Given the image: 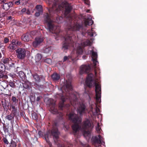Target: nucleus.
<instances>
[{"mask_svg":"<svg viewBox=\"0 0 147 147\" xmlns=\"http://www.w3.org/2000/svg\"><path fill=\"white\" fill-rule=\"evenodd\" d=\"M46 3L48 4H51L52 7L49 9L51 17L53 16V14H58L65 9L64 15L69 20L70 24L67 27L68 31L67 35L64 37L65 42L62 46V49L65 51L71 46L74 47V43L73 39L74 38L72 34H69L71 31H79L82 28L81 26L78 24H74V22L72 20L73 18L70 15L69 13L72 9L70 5L65 1L62 2H59V0H45Z\"/></svg>","mask_w":147,"mask_h":147,"instance_id":"f257e3e1","label":"nucleus"},{"mask_svg":"<svg viewBox=\"0 0 147 147\" xmlns=\"http://www.w3.org/2000/svg\"><path fill=\"white\" fill-rule=\"evenodd\" d=\"M63 88L66 92V96H64L61 94H58L62 101L59 103V107L60 109H62L64 107V102L67 100L70 101L71 104L74 106L76 105L79 106L77 111L78 112L80 115L85 113L87 110L86 106L84 104H79L78 102V97H79V94L75 92L74 94H70V91L72 89V86L71 82H67Z\"/></svg>","mask_w":147,"mask_h":147,"instance_id":"f03ea898","label":"nucleus"},{"mask_svg":"<svg viewBox=\"0 0 147 147\" xmlns=\"http://www.w3.org/2000/svg\"><path fill=\"white\" fill-rule=\"evenodd\" d=\"M68 117L69 119L74 123L72 126L74 134L76 135V133L80 129L82 132L84 136L88 141L91 138L90 131L93 128L90 121L88 119L84 121L81 128L79 124L81 122V119L77 115L71 112L68 115Z\"/></svg>","mask_w":147,"mask_h":147,"instance_id":"7ed1b4c3","label":"nucleus"},{"mask_svg":"<svg viewBox=\"0 0 147 147\" xmlns=\"http://www.w3.org/2000/svg\"><path fill=\"white\" fill-rule=\"evenodd\" d=\"M93 76L92 74H88L86 78L85 84L90 88L93 85H94L95 87L96 101L97 102L100 103L101 102V86L96 80H94Z\"/></svg>","mask_w":147,"mask_h":147,"instance_id":"20e7f679","label":"nucleus"},{"mask_svg":"<svg viewBox=\"0 0 147 147\" xmlns=\"http://www.w3.org/2000/svg\"><path fill=\"white\" fill-rule=\"evenodd\" d=\"M59 133L57 127L55 126L53 127V128L51 131H48L45 135V138L47 142L49 141L46 139L47 138H49L52 136L55 143L57 144L58 147H63L58 142H57L59 138Z\"/></svg>","mask_w":147,"mask_h":147,"instance_id":"39448f33","label":"nucleus"},{"mask_svg":"<svg viewBox=\"0 0 147 147\" xmlns=\"http://www.w3.org/2000/svg\"><path fill=\"white\" fill-rule=\"evenodd\" d=\"M45 21L47 23L48 28L47 30L53 34H55L57 35L60 32L59 28L54 26L52 23V21L51 19L48 14H46L45 16Z\"/></svg>","mask_w":147,"mask_h":147,"instance_id":"423d86ee","label":"nucleus"},{"mask_svg":"<svg viewBox=\"0 0 147 147\" xmlns=\"http://www.w3.org/2000/svg\"><path fill=\"white\" fill-rule=\"evenodd\" d=\"M92 42L89 40H87L81 44L76 43V53L79 55L82 54L83 52V48L84 47L90 45Z\"/></svg>","mask_w":147,"mask_h":147,"instance_id":"0eeeda50","label":"nucleus"},{"mask_svg":"<svg viewBox=\"0 0 147 147\" xmlns=\"http://www.w3.org/2000/svg\"><path fill=\"white\" fill-rule=\"evenodd\" d=\"M92 142L95 147H100L101 145L105 146V143L104 142V139L100 135L98 136L93 137L92 139Z\"/></svg>","mask_w":147,"mask_h":147,"instance_id":"6e6552de","label":"nucleus"},{"mask_svg":"<svg viewBox=\"0 0 147 147\" xmlns=\"http://www.w3.org/2000/svg\"><path fill=\"white\" fill-rule=\"evenodd\" d=\"M47 104L49 105L51 112L54 114H57L58 113L55 101L52 99L50 98L48 100Z\"/></svg>","mask_w":147,"mask_h":147,"instance_id":"1a4fd4ad","label":"nucleus"},{"mask_svg":"<svg viewBox=\"0 0 147 147\" xmlns=\"http://www.w3.org/2000/svg\"><path fill=\"white\" fill-rule=\"evenodd\" d=\"M13 5V3L11 2H6L5 0H3L0 4L1 7L5 11L8 10Z\"/></svg>","mask_w":147,"mask_h":147,"instance_id":"9d476101","label":"nucleus"},{"mask_svg":"<svg viewBox=\"0 0 147 147\" xmlns=\"http://www.w3.org/2000/svg\"><path fill=\"white\" fill-rule=\"evenodd\" d=\"M90 109L94 116L98 115L100 113L99 109L97 107L96 104L95 103L91 104L90 106Z\"/></svg>","mask_w":147,"mask_h":147,"instance_id":"9b49d317","label":"nucleus"},{"mask_svg":"<svg viewBox=\"0 0 147 147\" xmlns=\"http://www.w3.org/2000/svg\"><path fill=\"white\" fill-rule=\"evenodd\" d=\"M17 57L19 59H22L26 56V51L24 49L19 48L16 50Z\"/></svg>","mask_w":147,"mask_h":147,"instance_id":"f8f14e48","label":"nucleus"},{"mask_svg":"<svg viewBox=\"0 0 147 147\" xmlns=\"http://www.w3.org/2000/svg\"><path fill=\"white\" fill-rule=\"evenodd\" d=\"M91 70V67L89 65H82L80 68V73L82 74L84 73H88Z\"/></svg>","mask_w":147,"mask_h":147,"instance_id":"ddd939ff","label":"nucleus"},{"mask_svg":"<svg viewBox=\"0 0 147 147\" xmlns=\"http://www.w3.org/2000/svg\"><path fill=\"white\" fill-rule=\"evenodd\" d=\"M43 38L41 36L36 38L35 41L32 42V46L34 47H37L43 42Z\"/></svg>","mask_w":147,"mask_h":147,"instance_id":"4468645a","label":"nucleus"},{"mask_svg":"<svg viewBox=\"0 0 147 147\" xmlns=\"http://www.w3.org/2000/svg\"><path fill=\"white\" fill-rule=\"evenodd\" d=\"M90 52L92 54V59L94 65V67L95 68L96 66L98 64V62L97 60V55L96 53L94 52L93 50L91 51Z\"/></svg>","mask_w":147,"mask_h":147,"instance_id":"2eb2a0df","label":"nucleus"},{"mask_svg":"<svg viewBox=\"0 0 147 147\" xmlns=\"http://www.w3.org/2000/svg\"><path fill=\"white\" fill-rule=\"evenodd\" d=\"M86 19L84 21V24L85 26L87 25H91L93 23V21L92 20V18L91 16L88 15L87 18H85Z\"/></svg>","mask_w":147,"mask_h":147,"instance_id":"dca6fc26","label":"nucleus"},{"mask_svg":"<svg viewBox=\"0 0 147 147\" xmlns=\"http://www.w3.org/2000/svg\"><path fill=\"white\" fill-rule=\"evenodd\" d=\"M87 34L90 37L95 36L96 35V33L94 31L92 28L91 30H87L85 34L83 32H82V34L83 36H84L85 34Z\"/></svg>","mask_w":147,"mask_h":147,"instance_id":"f3484780","label":"nucleus"},{"mask_svg":"<svg viewBox=\"0 0 147 147\" xmlns=\"http://www.w3.org/2000/svg\"><path fill=\"white\" fill-rule=\"evenodd\" d=\"M52 51L51 47L44 48L42 51V52L48 55H51Z\"/></svg>","mask_w":147,"mask_h":147,"instance_id":"a211bd4d","label":"nucleus"},{"mask_svg":"<svg viewBox=\"0 0 147 147\" xmlns=\"http://www.w3.org/2000/svg\"><path fill=\"white\" fill-rule=\"evenodd\" d=\"M30 34H27L23 35L22 37V39L25 42H28L30 40Z\"/></svg>","mask_w":147,"mask_h":147,"instance_id":"6ab92c4d","label":"nucleus"},{"mask_svg":"<svg viewBox=\"0 0 147 147\" xmlns=\"http://www.w3.org/2000/svg\"><path fill=\"white\" fill-rule=\"evenodd\" d=\"M31 83L28 81H26L23 83V87L26 89H29L31 86Z\"/></svg>","mask_w":147,"mask_h":147,"instance_id":"aec40b11","label":"nucleus"},{"mask_svg":"<svg viewBox=\"0 0 147 147\" xmlns=\"http://www.w3.org/2000/svg\"><path fill=\"white\" fill-rule=\"evenodd\" d=\"M32 76L34 80V82L35 83H39L40 82V77L38 74H32Z\"/></svg>","mask_w":147,"mask_h":147,"instance_id":"412c9836","label":"nucleus"},{"mask_svg":"<svg viewBox=\"0 0 147 147\" xmlns=\"http://www.w3.org/2000/svg\"><path fill=\"white\" fill-rule=\"evenodd\" d=\"M16 45L15 44L14 42L12 40L11 43L8 46V48L9 50L12 51L15 50L16 48Z\"/></svg>","mask_w":147,"mask_h":147,"instance_id":"4be33fe9","label":"nucleus"},{"mask_svg":"<svg viewBox=\"0 0 147 147\" xmlns=\"http://www.w3.org/2000/svg\"><path fill=\"white\" fill-rule=\"evenodd\" d=\"M51 78L53 81H56L59 79L60 76L59 74L57 73H54L52 75Z\"/></svg>","mask_w":147,"mask_h":147,"instance_id":"5701e85b","label":"nucleus"},{"mask_svg":"<svg viewBox=\"0 0 147 147\" xmlns=\"http://www.w3.org/2000/svg\"><path fill=\"white\" fill-rule=\"evenodd\" d=\"M14 117L15 116H14V115L11 113L10 114L6 115L5 118L6 120L12 122L14 119Z\"/></svg>","mask_w":147,"mask_h":147,"instance_id":"b1692460","label":"nucleus"},{"mask_svg":"<svg viewBox=\"0 0 147 147\" xmlns=\"http://www.w3.org/2000/svg\"><path fill=\"white\" fill-rule=\"evenodd\" d=\"M1 103L3 107L5 108H7L9 107L10 104L9 101L5 100H3L1 101Z\"/></svg>","mask_w":147,"mask_h":147,"instance_id":"393cba45","label":"nucleus"},{"mask_svg":"<svg viewBox=\"0 0 147 147\" xmlns=\"http://www.w3.org/2000/svg\"><path fill=\"white\" fill-rule=\"evenodd\" d=\"M11 114L14 115L15 117L19 115V112L18 111L17 108H16L15 109H12L11 111Z\"/></svg>","mask_w":147,"mask_h":147,"instance_id":"a878e982","label":"nucleus"},{"mask_svg":"<svg viewBox=\"0 0 147 147\" xmlns=\"http://www.w3.org/2000/svg\"><path fill=\"white\" fill-rule=\"evenodd\" d=\"M69 59H71L72 60H73V56L72 55H69L68 56H65L63 59V61L64 62L67 61H68Z\"/></svg>","mask_w":147,"mask_h":147,"instance_id":"bb28decb","label":"nucleus"},{"mask_svg":"<svg viewBox=\"0 0 147 147\" xmlns=\"http://www.w3.org/2000/svg\"><path fill=\"white\" fill-rule=\"evenodd\" d=\"M9 59L8 58H3L2 60V62L5 64H7L9 63Z\"/></svg>","mask_w":147,"mask_h":147,"instance_id":"cd10ccee","label":"nucleus"},{"mask_svg":"<svg viewBox=\"0 0 147 147\" xmlns=\"http://www.w3.org/2000/svg\"><path fill=\"white\" fill-rule=\"evenodd\" d=\"M42 58L41 55L40 54H37L36 56L35 59L36 61H39Z\"/></svg>","mask_w":147,"mask_h":147,"instance_id":"c85d7f7f","label":"nucleus"},{"mask_svg":"<svg viewBox=\"0 0 147 147\" xmlns=\"http://www.w3.org/2000/svg\"><path fill=\"white\" fill-rule=\"evenodd\" d=\"M63 18L61 16L57 17L55 22L58 23H61L63 20Z\"/></svg>","mask_w":147,"mask_h":147,"instance_id":"c756f323","label":"nucleus"},{"mask_svg":"<svg viewBox=\"0 0 147 147\" xmlns=\"http://www.w3.org/2000/svg\"><path fill=\"white\" fill-rule=\"evenodd\" d=\"M9 127L8 126H4L3 127V129L5 134L7 135L9 134Z\"/></svg>","mask_w":147,"mask_h":147,"instance_id":"7c9ffc66","label":"nucleus"},{"mask_svg":"<svg viewBox=\"0 0 147 147\" xmlns=\"http://www.w3.org/2000/svg\"><path fill=\"white\" fill-rule=\"evenodd\" d=\"M32 118L34 120H36L37 119V115L36 113L34 111H32Z\"/></svg>","mask_w":147,"mask_h":147,"instance_id":"2f4dec72","label":"nucleus"},{"mask_svg":"<svg viewBox=\"0 0 147 147\" xmlns=\"http://www.w3.org/2000/svg\"><path fill=\"white\" fill-rule=\"evenodd\" d=\"M36 8L37 11L39 12H42V7L40 5H38L36 6Z\"/></svg>","mask_w":147,"mask_h":147,"instance_id":"473e14b6","label":"nucleus"},{"mask_svg":"<svg viewBox=\"0 0 147 147\" xmlns=\"http://www.w3.org/2000/svg\"><path fill=\"white\" fill-rule=\"evenodd\" d=\"M44 61L45 62L48 64H51L52 63V61L50 59H46L44 60Z\"/></svg>","mask_w":147,"mask_h":147,"instance_id":"72a5a7b5","label":"nucleus"},{"mask_svg":"<svg viewBox=\"0 0 147 147\" xmlns=\"http://www.w3.org/2000/svg\"><path fill=\"white\" fill-rule=\"evenodd\" d=\"M19 76L20 78H22L25 76L24 73L22 71H20L19 72Z\"/></svg>","mask_w":147,"mask_h":147,"instance_id":"f704fd0d","label":"nucleus"},{"mask_svg":"<svg viewBox=\"0 0 147 147\" xmlns=\"http://www.w3.org/2000/svg\"><path fill=\"white\" fill-rule=\"evenodd\" d=\"M12 41L14 42L15 44L16 45V47L18 45H21V42L17 40H13Z\"/></svg>","mask_w":147,"mask_h":147,"instance_id":"c9c22d12","label":"nucleus"},{"mask_svg":"<svg viewBox=\"0 0 147 147\" xmlns=\"http://www.w3.org/2000/svg\"><path fill=\"white\" fill-rule=\"evenodd\" d=\"M96 129L98 133H99L101 130L100 127H99L98 123L97 126L96 127Z\"/></svg>","mask_w":147,"mask_h":147,"instance_id":"e433bc0d","label":"nucleus"},{"mask_svg":"<svg viewBox=\"0 0 147 147\" xmlns=\"http://www.w3.org/2000/svg\"><path fill=\"white\" fill-rule=\"evenodd\" d=\"M16 143L13 140H11V142L10 147H16Z\"/></svg>","mask_w":147,"mask_h":147,"instance_id":"4c0bfd02","label":"nucleus"},{"mask_svg":"<svg viewBox=\"0 0 147 147\" xmlns=\"http://www.w3.org/2000/svg\"><path fill=\"white\" fill-rule=\"evenodd\" d=\"M9 84L10 86L12 88H13L15 86V84L12 81H10L9 83Z\"/></svg>","mask_w":147,"mask_h":147,"instance_id":"58836bf2","label":"nucleus"},{"mask_svg":"<svg viewBox=\"0 0 147 147\" xmlns=\"http://www.w3.org/2000/svg\"><path fill=\"white\" fill-rule=\"evenodd\" d=\"M30 100L32 102H34L35 100V98L33 95H31V94L30 96Z\"/></svg>","mask_w":147,"mask_h":147,"instance_id":"ea45409f","label":"nucleus"},{"mask_svg":"<svg viewBox=\"0 0 147 147\" xmlns=\"http://www.w3.org/2000/svg\"><path fill=\"white\" fill-rule=\"evenodd\" d=\"M4 65L2 63H0V71H2L3 70Z\"/></svg>","mask_w":147,"mask_h":147,"instance_id":"a19ab883","label":"nucleus"},{"mask_svg":"<svg viewBox=\"0 0 147 147\" xmlns=\"http://www.w3.org/2000/svg\"><path fill=\"white\" fill-rule=\"evenodd\" d=\"M11 99L13 102L16 103L18 102V100L16 98L13 96L12 97Z\"/></svg>","mask_w":147,"mask_h":147,"instance_id":"79ce46f5","label":"nucleus"},{"mask_svg":"<svg viewBox=\"0 0 147 147\" xmlns=\"http://www.w3.org/2000/svg\"><path fill=\"white\" fill-rule=\"evenodd\" d=\"M9 41V39L7 37L5 38L4 39V42L5 43H7Z\"/></svg>","mask_w":147,"mask_h":147,"instance_id":"37998d69","label":"nucleus"},{"mask_svg":"<svg viewBox=\"0 0 147 147\" xmlns=\"http://www.w3.org/2000/svg\"><path fill=\"white\" fill-rule=\"evenodd\" d=\"M3 140L4 142L5 143V144H8V141L5 138H3Z\"/></svg>","mask_w":147,"mask_h":147,"instance_id":"c03bdc74","label":"nucleus"},{"mask_svg":"<svg viewBox=\"0 0 147 147\" xmlns=\"http://www.w3.org/2000/svg\"><path fill=\"white\" fill-rule=\"evenodd\" d=\"M9 75V76L10 77H11L12 78L16 76L15 74L13 73L10 74Z\"/></svg>","mask_w":147,"mask_h":147,"instance_id":"a18cd8bd","label":"nucleus"},{"mask_svg":"<svg viewBox=\"0 0 147 147\" xmlns=\"http://www.w3.org/2000/svg\"><path fill=\"white\" fill-rule=\"evenodd\" d=\"M4 76V75L3 72L0 71V78H3Z\"/></svg>","mask_w":147,"mask_h":147,"instance_id":"49530a36","label":"nucleus"},{"mask_svg":"<svg viewBox=\"0 0 147 147\" xmlns=\"http://www.w3.org/2000/svg\"><path fill=\"white\" fill-rule=\"evenodd\" d=\"M84 3L88 5H89V0H84Z\"/></svg>","mask_w":147,"mask_h":147,"instance_id":"de8ad7c7","label":"nucleus"},{"mask_svg":"<svg viewBox=\"0 0 147 147\" xmlns=\"http://www.w3.org/2000/svg\"><path fill=\"white\" fill-rule=\"evenodd\" d=\"M42 98V97L40 96L37 97L36 99V101H39Z\"/></svg>","mask_w":147,"mask_h":147,"instance_id":"09e8293b","label":"nucleus"},{"mask_svg":"<svg viewBox=\"0 0 147 147\" xmlns=\"http://www.w3.org/2000/svg\"><path fill=\"white\" fill-rule=\"evenodd\" d=\"M20 1H21V0H19L16 1L15 2V3L16 4V5H19L20 3Z\"/></svg>","mask_w":147,"mask_h":147,"instance_id":"8fccbe9b","label":"nucleus"},{"mask_svg":"<svg viewBox=\"0 0 147 147\" xmlns=\"http://www.w3.org/2000/svg\"><path fill=\"white\" fill-rule=\"evenodd\" d=\"M41 12H36L35 14V16L37 17L39 16L40 15V13Z\"/></svg>","mask_w":147,"mask_h":147,"instance_id":"3c124183","label":"nucleus"},{"mask_svg":"<svg viewBox=\"0 0 147 147\" xmlns=\"http://www.w3.org/2000/svg\"><path fill=\"white\" fill-rule=\"evenodd\" d=\"M26 11V13L27 14L29 15L30 14V12L29 11V10L27 9Z\"/></svg>","mask_w":147,"mask_h":147,"instance_id":"603ef678","label":"nucleus"},{"mask_svg":"<svg viewBox=\"0 0 147 147\" xmlns=\"http://www.w3.org/2000/svg\"><path fill=\"white\" fill-rule=\"evenodd\" d=\"M11 106L12 108V109H15L16 108H15V106L13 105H11Z\"/></svg>","mask_w":147,"mask_h":147,"instance_id":"864d4df0","label":"nucleus"},{"mask_svg":"<svg viewBox=\"0 0 147 147\" xmlns=\"http://www.w3.org/2000/svg\"><path fill=\"white\" fill-rule=\"evenodd\" d=\"M26 9L25 8H23L22 9V12H26Z\"/></svg>","mask_w":147,"mask_h":147,"instance_id":"5fc2aeb1","label":"nucleus"},{"mask_svg":"<svg viewBox=\"0 0 147 147\" xmlns=\"http://www.w3.org/2000/svg\"><path fill=\"white\" fill-rule=\"evenodd\" d=\"M84 147H90V146L88 144L84 145Z\"/></svg>","mask_w":147,"mask_h":147,"instance_id":"6e6d98bb","label":"nucleus"},{"mask_svg":"<svg viewBox=\"0 0 147 147\" xmlns=\"http://www.w3.org/2000/svg\"><path fill=\"white\" fill-rule=\"evenodd\" d=\"M31 34H32L35 35V32L34 31H32L31 32Z\"/></svg>","mask_w":147,"mask_h":147,"instance_id":"4d7b16f0","label":"nucleus"},{"mask_svg":"<svg viewBox=\"0 0 147 147\" xmlns=\"http://www.w3.org/2000/svg\"><path fill=\"white\" fill-rule=\"evenodd\" d=\"M94 71H95V76L96 77L97 76V71L96 69H95Z\"/></svg>","mask_w":147,"mask_h":147,"instance_id":"13d9d810","label":"nucleus"},{"mask_svg":"<svg viewBox=\"0 0 147 147\" xmlns=\"http://www.w3.org/2000/svg\"><path fill=\"white\" fill-rule=\"evenodd\" d=\"M42 134V132L41 131H39L38 132V134L39 136H41V134Z\"/></svg>","mask_w":147,"mask_h":147,"instance_id":"bf43d9fd","label":"nucleus"},{"mask_svg":"<svg viewBox=\"0 0 147 147\" xmlns=\"http://www.w3.org/2000/svg\"><path fill=\"white\" fill-rule=\"evenodd\" d=\"M11 19V16H9L8 18H7V19L8 20H10Z\"/></svg>","mask_w":147,"mask_h":147,"instance_id":"052dcab7","label":"nucleus"},{"mask_svg":"<svg viewBox=\"0 0 147 147\" xmlns=\"http://www.w3.org/2000/svg\"><path fill=\"white\" fill-rule=\"evenodd\" d=\"M86 58V56L85 55H83L82 56V58L83 59H85Z\"/></svg>","mask_w":147,"mask_h":147,"instance_id":"680f3d73","label":"nucleus"},{"mask_svg":"<svg viewBox=\"0 0 147 147\" xmlns=\"http://www.w3.org/2000/svg\"><path fill=\"white\" fill-rule=\"evenodd\" d=\"M3 78H7L8 77H7V76L5 75H4V76L3 77Z\"/></svg>","mask_w":147,"mask_h":147,"instance_id":"e2e57ef3","label":"nucleus"},{"mask_svg":"<svg viewBox=\"0 0 147 147\" xmlns=\"http://www.w3.org/2000/svg\"><path fill=\"white\" fill-rule=\"evenodd\" d=\"M3 0H0V4H1V2Z\"/></svg>","mask_w":147,"mask_h":147,"instance_id":"0e129e2a","label":"nucleus"},{"mask_svg":"<svg viewBox=\"0 0 147 147\" xmlns=\"http://www.w3.org/2000/svg\"><path fill=\"white\" fill-rule=\"evenodd\" d=\"M89 10H87V11H86V12H89Z\"/></svg>","mask_w":147,"mask_h":147,"instance_id":"69168bd1","label":"nucleus"},{"mask_svg":"<svg viewBox=\"0 0 147 147\" xmlns=\"http://www.w3.org/2000/svg\"><path fill=\"white\" fill-rule=\"evenodd\" d=\"M91 39V40H92V39ZM92 39H93V40H94V39H93V38Z\"/></svg>","mask_w":147,"mask_h":147,"instance_id":"338daca9","label":"nucleus"}]
</instances>
